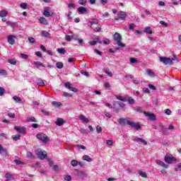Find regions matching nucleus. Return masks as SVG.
Segmentation results:
<instances>
[{"instance_id": "obj_1", "label": "nucleus", "mask_w": 181, "mask_h": 181, "mask_svg": "<svg viewBox=\"0 0 181 181\" xmlns=\"http://www.w3.org/2000/svg\"><path fill=\"white\" fill-rule=\"evenodd\" d=\"M114 40L117 42V45L119 46V47H116L115 50H119V47H125V44H123L122 40V37L119 33H116L114 35Z\"/></svg>"}, {"instance_id": "obj_2", "label": "nucleus", "mask_w": 181, "mask_h": 181, "mask_svg": "<svg viewBox=\"0 0 181 181\" xmlns=\"http://www.w3.org/2000/svg\"><path fill=\"white\" fill-rule=\"evenodd\" d=\"M36 138L39 139V141H42L44 142V144H47L50 139L48 138V136L43 134V133H40L36 135Z\"/></svg>"}, {"instance_id": "obj_3", "label": "nucleus", "mask_w": 181, "mask_h": 181, "mask_svg": "<svg viewBox=\"0 0 181 181\" xmlns=\"http://www.w3.org/2000/svg\"><path fill=\"white\" fill-rule=\"evenodd\" d=\"M127 16H128V14L127 13V12L119 11L117 13V17H115V21H119V19H121V21H125Z\"/></svg>"}, {"instance_id": "obj_4", "label": "nucleus", "mask_w": 181, "mask_h": 181, "mask_svg": "<svg viewBox=\"0 0 181 181\" xmlns=\"http://www.w3.org/2000/svg\"><path fill=\"white\" fill-rule=\"evenodd\" d=\"M160 62L163 63L165 66L168 64L172 65L173 64V62H172V59L168 58L166 57H159Z\"/></svg>"}, {"instance_id": "obj_5", "label": "nucleus", "mask_w": 181, "mask_h": 181, "mask_svg": "<svg viewBox=\"0 0 181 181\" xmlns=\"http://www.w3.org/2000/svg\"><path fill=\"white\" fill-rule=\"evenodd\" d=\"M127 125H129V127H131L132 128H134V129H136V131H139V129L141 128V125L139 124V122H135L131 120L127 121Z\"/></svg>"}, {"instance_id": "obj_6", "label": "nucleus", "mask_w": 181, "mask_h": 181, "mask_svg": "<svg viewBox=\"0 0 181 181\" xmlns=\"http://www.w3.org/2000/svg\"><path fill=\"white\" fill-rule=\"evenodd\" d=\"M164 160L165 162H166V163H168V165H170L173 163V162H176L177 159L173 156H165Z\"/></svg>"}, {"instance_id": "obj_7", "label": "nucleus", "mask_w": 181, "mask_h": 181, "mask_svg": "<svg viewBox=\"0 0 181 181\" xmlns=\"http://www.w3.org/2000/svg\"><path fill=\"white\" fill-rule=\"evenodd\" d=\"M37 156L39 158V159L43 160V159H45V158L47 156V153H46V151H42L38 150L37 151Z\"/></svg>"}, {"instance_id": "obj_8", "label": "nucleus", "mask_w": 181, "mask_h": 181, "mask_svg": "<svg viewBox=\"0 0 181 181\" xmlns=\"http://www.w3.org/2000/svg\"><path fill=\"white\" fill-rule=\"evenodd\" d=\"M14 129L18 132V134H22L23 135H26V128L25 127H19L18 126L14 127Z\"/></svg>"}, {"instance_id": "obj_9", "label": "nucleus", "mask_w": 181, "mask_h": 181, "mask_svg": "<svg viewBox=\"0 0 181 181\" xmlns=\"http://www.w3.org/2000/svg\"><path fill=\"white\" fill-rule=\"evenodd\" d=\"M134 142H137L138 144H141V145H147L148 142L141 138L139 137H135L134 139H133Z\"/></svg>"}, {"instance_id": "obj_10", "label": "nucleus", "mask_w": 181, "mask_h": 181, "mask_svg": "<svg viewBox=\"0 0 181 181\" xmlns=\"http://www.w3.org/2000/svg\"><path fill=\"white\" fill-rule=\"evenodd\" d=\"M15 39H16V36L13 35H10L7 37V41L10 45H15L16 43Z\"/></svg>"}, {"instance_id": "obj_11", "label": "nucleus", "mask_w": 181, "mask_h": 181, "mask_svg": "<svg viewBox=\"0 0 181 181\" xmlns=\"http://www.w3.org/2000/svg\"><path fill=\"white\" fill-rule=\"evenodd\" d=\"M144 114L146 117H148V119H151V121H155V115L151 114L149 112L144 111Z\"/></svg>"}, {"instance_id": "obj_12", "label": "nucleus", "mask_w": 181, "mask_h": 181, "mask_svg": "<svg viewBox=\"0 0 181 181\" xmlns=\"http://www.w3.org/2000/svg\"><path fill=\"white\" fill-rule=\"evenodd\" d=\"M156 163H157V165H158L159 166H161V168H165V169H168V168H169V165H168L166 163L160 160H156Z\"/></svg>"}, {"instance_id": "obj_13", "label": "nucleus", "mask_w": 181, "mask_h": 181, "mask_svg": "<svg viewBox=\"0 0 181 181\" xmlns=\"http://www.w3.org/2000/svg\"><path fill=\"white\" fill-rule=\"evenodd\" d=\"M43 15L44 16L49 18V16H53V13H50V8L47 7V8L44 9Z\"/></svg>"}, {"instance_id": "obj_14", "label": "nucleus", "mask_w": 181, "mask_h": 181, "mask_svg": "<svg viewBox=\"0 0 181 181\" xmlns=\"http://www.w3.org/2000/svg\"><path fill=\"white\" fill-rule=\"evenodd\" d=\"M66 88H68V90H71V91H73L74 93H77V88L71 87V84L70 82H67L65 83Z\"/></svg>"}, {"instance_id": "obj_15", "label": "nucleus", "mask_w": 181, "mask_h": 181, "mask_svg": "<svg viewBox=\"0 0 181 181\" xmlns=\"http://www.w3.org/2000/svg\"><path fill=\"white\" fill-rule=\"evenodd\" d=\"M111 108H112L114 112H118L119 111H121V108L119 107L118 103H115L113 106L111 107Z\"/></svg>"}, {"instance_id": "obj_16", "label": "nucleus", "mask_w": 181, "mask_h": 181, "mask_svg": "<svg viewBox=\"0 0 181 181\" xmlns=\"http://www.w3.org/2000/svg\"><path fill=\"white\" fill-rule=\"evenodd\" d=\"M79 119L82 121V122H86V124H88V122H90V120H88V118L84 116V115H79Z\"/></svg>"}, {"instance_id": "obj_17", "label": "nucleus", "mask_w": 181, "mask_h": 181, "mask_svg": "<svg viewBox=\"0 0 181 181\" xmlns=\"http://www.w3.org/2000/svg\"><path fill=\"white\" fill-rule=\"evenodd\" d=\"M78 13H88L87 8L83 6L78 8Z\"/></svg>"}, {"instance_id": "obj_18", "label": "nucleus", "mask_w": 181, "mask_h": 181, "mask_svg": "<svg viewBox=\"0 0 181 181\" xmlns=\"http://www.w3.org/2000/svg\"><path fill=\"white\" fill-rule=\"evenodd\" d=\"M64 123V120L60 117L57 119V121L55 122L56 125L58 127H62V125Z\"/></svg>"}, {"instance_id": "obj_19", "label": "nucleus", "mask_w": 181, "mask_h": 181, "mask_svg": "<svg viewBox=\"0 0 181 181\" xmlns=\"http://www.w3.org/2000/svg\"><path fill=\"white\" fill-rule=\"evenodd\" d=\"M128 121L129 120L124 118H119L118 122L120 125H124L125 124L128 125Z\"/></svg>"}, {"instance_id": "obj_20", "label": "nucleus", "mask_w": 181, "mask_h": 181, "mask_svg": "<svg viewBox=\"0 0 181 181\" xmlns=\"http://www.w3.org/2000/svg\"><path fill=\"white\" fill-rule=\"evenodd\" d=\"M104 71H105V74H107V76H108V77H112V76H113L112 71H111V70H110V69L105 68Z\"/></svg>"}, {"instance_id": "obj_21", "label": "nucleus", "mask_w": 181, "mask_h": 181, "mask_svg": "<svg viewBox=\"0 0 181 181\" xmlns=\"http://www.w3.org/2000/svg\"><path fill=\"white\" fill-rule=\"evenodd\" d=\"M8 16V11L6 10H1L0 11V17L5 18Z\"/></svg>"}, {"instance_id": "obj_22", "label": "nucleus", "mask_w": 181, "mask_h": 181, "mask_svg": "<svg viewBox=\"0 0 181 181\" xmlns=\"http://www.w3.org/2000/svg\"><path fill=\"white\" fill-rule=\"evenodd\" d=\"M82 159L83 160H86V162H93V158H91V157L87 156V155H85L82 157Z\"/></svg>"}, {"instance_id": "obj_23", "label": "nucleus", "mask_w": 181, "mask_h": 181, "mask_svg": "<svg viewBox=\"0 0 181 181\" xmlns=\"http://www.w3.org/2000/svg\"><path fill=\"white\" fill-rule=\"evenodd\" d=\"M145 33H148V35H152V28L151 27L147 26L144 29Z\"/></svg>"}, {"instance_id": "obj_24", "label": "nucleus", "mask_w": 181, "mask_h": 181, "mask_svg": "<svg viewBox=\"0 0 181 181\" xmlns=\"http://www.w3.org/2000/svg\"><path fill=\"white\" fill-rule=\"evenodd\" d=\"M33 64L37 67H46V66H45V64H42L40 62H34Z\"/></svg>"}, {"instance_id": "obj_25", "label": "nucleus", "mask_w": 181, "mask_h": 181, "mask_svg": "<svg viewBox=\"0 0 181 181\" xmlns=\"http://www.w3.org/2000/svg\"><path fill=\"white\" fill-rule=\"evenodd\" d=\"M127 101L130 104V105L135 104V100H134L132 97H129L128 99H127Z\"/></svg>"}, {"instance_id": "obj_26", "label": "nucleus", "mask_w": 181, "mask_h": 181, "mask_svg": "<svg viewBox=\"0 0 181 181\" xmlns=\"http://www.w3.org/2000/svg\"><path fill=\"white\" fill-rule=\"evenodd\" d=\"M13 99L15 102L18 103V104H22V99L18 96H13Z\"/></svg>"}, {"instance_id": "obj_27", "label": "nucleus", "mask_w": 181, "mask_h": 181, "mask_svg": "<svg viewBox=\"0 0 181 181\" xmlns=\"http://www.w3.org/2000/svg\"><path fill=\"white\" fill-rule=\"evenodd\" d=\"M39 21L40 23H42L43 25H47V20H46L44 17H40Z\"/></svg>"}, {"instance_id": "obj_28", "label": "nucleus", "mask_w": 181, "mask_h": 181, "mask_svg": "<svg viewBox=\"0 0 181 181\" xmlns=\"http://www.w3.org/2000/svg\"><path fill=\"white\" fill-rule=\"evenodd\" d=\"M57 52H58V53H59V54H65L66 51L64 48H58L57 49Z\"/></svg>"}, {"instance_id": "obj_29", "label": "nucleus", "mask_w": 181, "mask_h": 181, "mask_svg": "<svg viewBox=\"0 0 181 181\" xmlns=\"http://www.w3.org/2000/svg\"><path fill=\"white\" fill-rule=\"evenodd\" d=\"M146 73L151 77H155V73L151 69H147Z\"/></svg>"}, {"instance_id": "obj_30", "label": "nucleus", "mask_w": 181, "mask_h": 181, "mask_svg": "<svg viewBox=\"0 0 181 181\" xmlns=\"http://www.w3.org/2000/svg\"><path fill=\"white\" fill-rule=\"evenodd\" d=\"M52 104V105H54V107H56L57 108H58V107H62V103L60 102L53 101Z\"/></svg>"}, {"instance_id": "obj_31", "label": "nucleus", "mask_w": 181, "mask_h": 181, "mask_svg": "<svg viewBox=\"0 0 181 181\" xmlns=\"http://www.w3.org/2000/svg\"><path fill=\"white\" fill-rule=\"evenodd\" d=\"M28 122H37V120H36V118L35 117H28L27 119Z\"/></svg>"}, {"instance_id": "obj_32", "label": "nucleus", "mask_w": 181, "mask_h": 181, "mask_svg": "<svg viewBox=\"0 0 181 181\" xmlns=\"http://www.w3.org/2000/svg\"><path fill=\"white\" fill-rule=\"evenodd\" d=\"M8 62L10 63V64H13V66H15L16 64V59H8Z\"/></svg>"}, {"instance_id": "obj_33", "label": "nucleus", "mask_w": 181, "mask_h": 181, "mask_svg": "<svg viewBox=\"0 0 181 181\" xmlns=\"http://www.w3.org/2000/svg\"><path fill=\"white\" fill-rule=\"evenodd\" d=\"M89 23H92V25H98V20L95 18H92L90 21Z\"/></svg>"}, {"instance_id": "obj_34", "label": "nucleus", "mask_w": 181, "mask_h": 181, "mask_svg": "<svg viewBox=\"0 0 181 181\" xmlns=\"http://www.w3.org/2000/svg\"><path fill=\"white\" fill-rule=\"evenodd\" d=\"M139 175L140 176H141V177H145V178L148 177V175H146V173H145L144 171H141V170L139 171Z\"/></svg>"}, {"instance_id": "obj_35", "label": "nucleus", "mask_w": 181, "mask_h": 181, "mask_svg": "<svg viewBox=\"0 0 181 181\" xmlns=\"http://www.w3.org/2000/svg\"><path fill=\"white\" fill-rule=\"evenodd\" d=\"M71 166H74V167L78 166V161H77L76 160H72L71 161Z\"/></svg>"}, {"instance_id": "obj_36", "label": "nucleus", "mask_w": 181, "mask_h": 181, "mask_svg": "<svg viewBox=\"0 0 181 181\" xmlns=\"http://www.w3.org/2000/svg\"><path fill=\"white\" fill-rule=\"evenodd\" d=\"M5 177H6V179H8V180H12V179H13L12 174H10V173H6L5 175Z\"/></svg>"}, {"instance_id": "obj_37", "label": "nucleus", "mask_w": 181, "mask_h": 181, "mask_svg": "<svg viewBox=\"0 0 181 181\" xmlns=\"http://www.w3.org/2000/svg\"><path fill=\"white\" fill-rule=\"evenodd\" d=\"M63 66H64L63 62H57V63L56 64L57 68V69H63Z\"/></svg>"}, {"instance_id": "obj_38", "label": "nucleus", "mask_w": 181, "mask_h": 181, "mask_svg": "<svg viewBox=\"0 0 181 181\" xmlns=\"http://www.w3.org/2000/svg\"><path fill=\"white\" fill-rule=\"evenodd\" d=\"M27 158H29V159H33V158H35V156H33V153H32V152L28 151L27 152Z\"/></svg>"}, {"instance_id": "obj_39", "label": "nucleus", "mask_w": 181, "mask_h": 181, "mask_svg": "<svg viewBox=\"0 0 181 181\" xmlns=\"http://www.w3.org/2000/svg\"><path fill=\"white\" fill-rule=\"evenodd\" d=\"M78 176H80V177H87V174H86V173L83 171H80L78 173Z\"/></svg>"}, {"instance_id": "obj_40", "label": "nucleus", "mask_w": 181, "mask_h": 181, "mask_svg": "<svg viewBox=\"0 0 181 181\" xmlns=\"http://www.w3.org/2000/svg\"><path fill=\"white\" fill-rule=\"evenodd\" d=\"M0 152H3V153L8 154V150L6 148H4L2 146L0 145Z\"/></svg>"}, {"instance_id": "obj_41", "label": "nucleus", "mask_w": 181, "mask_h": 181, "mask_svg": "<svg viewBox=\"0 0 181 181\" xmlns=\"http://www.w3.org/2000/svg\"><path fill=\"white\" fill-rule=\"evenodd\" d=\"M37 85L40 86L41 87H43V86H45V81H43V80L42 79H39L37 81Z\"/></svg>"}, {"instance_id": "obj_42", "label": "nucleus", "mask_w": 181, "mask_h": 181, "mask_svg": "<svg viewBox=\"0 0 181 181\" xmlns=\"http://www.w3.org/2000/svg\"><path fill=\"white\" fill-rule=\"evenodd\" d=\"M20 7L22 8V9H27L28 8V4L21 3V5H20Z\"/></svg>"}, {"instance_id": "obj_43", "label": "nucleus", "mask_w": 181, "mask_h": 181, "mask_svg": "<svg viewBox=\"0 0 181 181\" xmlns=\"http://www.w3.org/2000/svg\"><path fill=\"white\" fill-rule=\"evenodd\" d=\"M72 13L73 12L71 11L67 14L68 21H69V22H71L73 20V18L71 17Z\"/></svg>"}, {"instance_id": "obj_44", "label": "nucleus", "mask_w": 181, "mask_h": 181, "mask_svg": "<svg viewBox=\"0 0 181 181\" xmlns=\"http://www.w3.org/2000/svg\"><path fill=\"white\" fill-rule=\"evenodd\" d=\"M117 100H119L120 101H127V98H124L121 95L117 96Z\"/></svg>"}, {"instance_id": "obj_45", "label": "nucleus", "mask_w": 181, "mask_h": 181, "mask_svg": "<svg viewBox=\"0 0 181 181\" xmlns=\"http://www.w3.org/2000/svg\"><path fill=\"white\" fill-rule=\"evenodd\" d=\"M0 74L1 76H6L8 73L4 69H0Z\"/></svg>"}, {"instance_id": "obj_46", "label": "nucleus", "mask_w": 181, "mask_h": 181, "mask_svg": "<svg viewBox=\"0 0 181 181\" xmlns=\"http://www.w3.org/2000/svg\"><path fill=\"white\" fill-rule=\"evenodd\" d=\"M130 63L135 64V63H138V59L136 58H130Z\"/></svg>"}, {"instance_id": "obj_47", "label": "nucleus", "mask_w": 181, "mask_h": 181, "mask_svg": "<svg viewBox=\"0 0 181 181\" xmlns=\"http://www.w3.org/2000/svg\"><path fill=\"white\" fill-rule=\"evenodd\" d=\"M13 141H19L21 139V135L12 136Z\"/></svg>"}, {"instance_id": "obj_48", "label": "nucleus", "mask_w": 181, "mask_h": 181, "mask_svg": "<svg viewBox=\"0 0 181 181\" xmlns=\"http://www.w3.org/2000/svg\"><path fill=\"white\" fill-rule=\"evenodd\" d=\"M42 36H44L45 37H49V35L50 34H49V33L47 31H42Z\"/></svg>"}, {"instance_id": "obj_49", "label": "nucleus", "mask_w": 181, "mask_h": 181, "mask_svg": "<svg viewBox=\"0 0 181 181\" xmlns=\"http://www.w3.org/2000/svg\"><path fill=\"white\" fill-rule=\"evenodd\" d=\"M5 94V89L2 87H0V97H2Z\"/></svg>"}, {"instance_id": "obj_50", "label": "nucleus", "mask_w": 181, "mask_h": 181, "mask_svg": "<svg viewBox=\"0 0 181 181\" xmlns=\"http://www.w3.org/2000/svg\"><path fill=\"white\" fill-rule=\"evenodd\" d=\"M117 104L119 105V108H121V110H122L123 108H125V104H124L122 102H119L117 103Z\"/></svg>"}, {"instance_id": "obj_51", "label": "nucleus", "mask_w": 181, "mask_h": 181, "mask_svg": "<svg viewBox=\"0 0 181 181\" xmlns=\"http://www.w3.org/2000/svg\"><path fill=\"white\" fill-rule=\"evenodd\" d=\"M160 24L162 25L163 26H164L165 28H168V24L163 21H160Z\"/></svg>"}, {"instance_id": "obj_52", "label": "nucleus", "mask_w": 181, "mask_h": 181, "mask_svg": "<svg viewBox=\"0 0 181 181\" xmlns=\"http://www.w3.org/2000/svg\"><path fill=\"white\" fill-rule=\"evenodd\" d=\"M78 4L79 5H86V4H87V0H79Z\"/></svg>"}, {"instance_id": "obj_53", "label": "nucleus", "mask_w": 181, "mask_h": 181, "mask_svg": "<svg viewBox=\"0 0 181 181\" xmlns=\"http://www.w3.org/2000/svg\"><path fill=\"white\" fill-rule=\"evenodd\" d=\"M28 40L30 43H35L36 42V40H35V38L32 37H28Z\"/></svg>"}, {"instance_id": "obj_54", "label": "nucleus", "mask_w": 181, "mask_h": 181, "mask_svg": "<svg viewBox=\"0 0 181 181\" xmlns=\"http://www.w3.org/2000/svg\"><path fill=\"white\" fill-rule=\"evenodd\" d=\"M96 131H97V132H98V134H100V133L102 132L103 128H101V127H100V126L98 125V126L96 127Z\"/></svg>"}, {"instance_id": "obj_55", "label": "nucleus", "mask_w": 181, "mask_h": 181, "mask_svg": "<svg viewBox=\"0 0 181 181\" xmlns=\"http://www.w3.org/2000/svg\"><path fill=\"white\" fill-rule=\"evenodd\" d=\"M136 111L137 112H144V110L142 109L141 107H137L136 108Z\"/></svg>"}, {"instance_id": "obj_56", "label": "nucleus", "mask_w": 181, "mask_h": 181, "mask_svg": "<svg viewBox=\"0 0 181 181\" xmlns=\"http://www.w3.org/2000/svg\"><path fill=\"white\" fill-rule=\"evenodd\" d=\"M71 37L74 39V40H78V35H77L76 34H73L71 35Z\"/></svg>"}, {"instance_id": "obj_57", "label": "nucleus", "mask_w": 181, "mask_h": 181, "mask_svg": "<svg viewBox=\"0 0 181 181\" xmlns=\"http://www.w3.org/2000/svg\"><path fill=\"white\" fill-rule=\"evenodd\" d=\"M64 180L67 181H71V175H65Z\"/></svg>"}, {"instance_id": "obj_58", "label": "nucleus", "mask_w": 181, "mask_h": 181, "mask_svg": "<svg viewBox=\"0 0 181 181\" xmlns=\"http://www.w3.org/2000/svg\"><path fill=\"white\" fill-rule=\"evenodd\" d=\"M143 92H144V93H146V94H149V93H150L149 88H143Z\"/></svg>"}, {"instance_id": "obj_59", "label": "nucleus", "mask_w": 181, "mask_h": 181, "mask_svg": "<svg viewBox=\"0 0 181 181\" xmlns=\"http://www.w3.org/2000/svg\"><path fill=\"white\" fill-rule=\"evenodd\" d=\"M103 43L104 44V45H110V40H108V39H105V40H103Z\"/></svg>"}, {"instance_id": "obj_60", "label": "nucleus", "mask_w": 181, "mask_h": 181, "mask_svg": "<svg viewBox=\"0 0 181 181\" xmlns=\"http://www.w3.org/2000/svg\"><path fill=\"white\" fill-rule=\"evenodd\" d=\"M14 163H16V165H23V162L18 160H15Z\"/></svg>"}, {"instance_id": "obj_61", "label": "nucleus", "mask_w": 181, "mask_h": 181, "mask_svg": "<svg viewBox=\"0 0 181 181\" xmlns=\"http://www.w3.org/2000/svg\"><path fill=\"white\" fill-rule=\"evenodd\" d=\"M100 4L102 5H107V4H108V0H100Z\"/></svg>"}, {"instance_id": "obj_62", "label": "nucleus", "mask_w": 181, "mask_h": 181, "mask_svg": "<svg viewBox=\"0 0 181 181\" xmlns=\"http://www.w3.org/2000/svg\"><path fill=\"white\" fill-rule=\"evenodd\" d=\"M68 8H73L74 9L76 8V5L74 4H68Z\"/></svg>"}, {"instance_id": "obj_63", "label": "nucleus", "mask_w": 181, "mask_h": 181, "mask_svg": "<svg viewBox=\"0 0 181 181\" xmlns=\"http://www.w3.org/2000/svg\"><path fill=\"white\" fill-rule=\"evenodd\" d=\"M52 168H53L54 170H55V172H58V170H59V165H54L52 166Z\"/></svg>"}, {"instance_id": "obj_64", "label": "nucleus", "mask_w": 181, "mask_h": 181, "mask_svg": "<svg viewBox=\"0 0 181 181\" xmlns=\"http://www.w3.org/2000/svg\"><path fill=\"white\" fill-rule=\"evenodd\" d=\"M21 56L22 59H25V60L28 57V54H21Z\"/></svg>"}]
</instances>
